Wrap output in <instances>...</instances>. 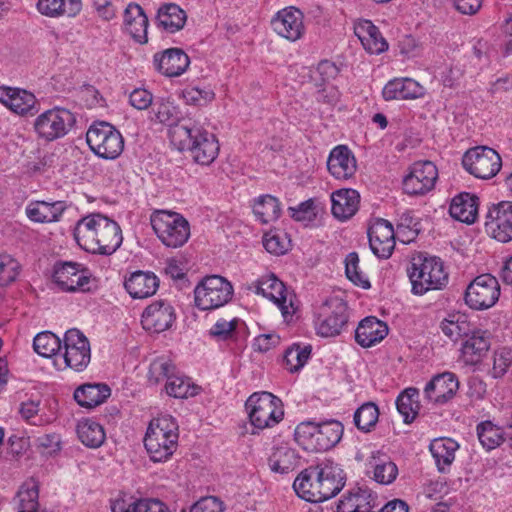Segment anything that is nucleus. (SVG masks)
Wrapping results in <instances>:
<instances>
[{
    "label": "nucleus",
    "instance_id": "nucleus-5",
    "mask_svg": "<svg viewBox=\"0 0 512 512\" xmlns=\"http://www.w3.org/2000/svg\"><path fill=\"white\" fill-rule=\"evenodd\" d=\"M343 432L344 427L337 420L321 423L306 421L297 425L294 438L306 451H327L340 442Z\"/></svg>",
    "mask_w": 512,
    "mask_h": 512
},
{
    "label": "nucleus",
    "instance_id": "nucleus-23",
    "mask_svg": "<svg viewBox=\"0 0 512 512\" xmlns=\"http://www.w3.org/2000/svg\"><path fill=\"white\" fill-rule=\"evenodd\" d=\"M369 245L372 252L379 258L387 259L395 247L393 225L385 219H378L368 230Z\"/></svg>",
    "mask_w": 512,
    "mask_h": 512
},
{
    "label": "nucleus",
    "instance_id": "nucleus-48",
    "mask_svg": "<svg viewBox=\"0 0 512 512\" xmlns=\"http://www.w3.org/2000/svg\"><path fill=\"white\" fill-rule=\"evenodd\" d=\"M253 212L261 223L267 224L279 218L281 213L280 203L277 198L264 195L259 197L254 204Z\"/></svg>",
    "mask_w": 512,
    "mask_h": 512
},
{
    "label": "nucleus",
    "instance_id": "nucleus-38",
    "mask_svg": "<svg viewBox=\"0 0 512 512\" xmlns=\"http://www.w3.org/2000/svg\"><path fill=\"white\" fill-rule=\"evenodd\" d=\"M186 19V12L174 3L164 4L158 9V24L169 33L181 30Z\"/></svg>",
    "mask_w": 512,
    "mask_h": 512
},
{
    "label": "nucleus",
    "instance_id": "nucleus-8",
    "mask_svg": "<svg viewBox=\"0 0 512 512\" xmlns=\"http://www.w3.org/2000/svg\"><path fill=\"white\" fill-rule=\"evenodd\" d=\"M86 142L98 157L114 160L124 150V138L112 124L104 121L93 123L86 132Z\"/></svg>",
    "mask_w": 512,
    "mask_h": 512
},
{
    "label": "nucleus",
    "instance_id": "nucleus-3",
    "mask_svg": "<svg viewBox=\"0 0 512 512\" xmlns=\"http://www.w3.org/2000/svg\"><path fill=\"white\" fill-rule=\"evenodd\" d=\"M169 136L179 150L189 151L197 164L208 166L218 156V140L199 121L189 120L187 123L176 125L169 130Z\"/></svg>",
    "mask_w": 512,
    "mask_h": 512
},
{
    "label": "nucleus",
    "instance_id": "nucleus-64",
    "mask_svg": "<svg viewBox=\"0 0 512 512\" xmlns=\"http://www.w3.org/2000/svg\"><path fill=\"white\" fill-rule=\"evenodd\" d=\"M130 104L138 109L145 110L153 104V95L146 89H134L129 95Z\"/></svg>",
    "mask_w": 512,
    "mask_h": 512
},
{
    "label": "nucleus",
    "instance_id": "nucleus-18",
    "mask_svg": "<svg viewBox=\"0 0 512 512\" xmlns=\"http://www.w3.org/2000/svg\"><path fill=\"white\" fill-rule=\"evenodd\" d=\"M438 179V169L431 161H417L403 179V190L408 195H424L431 191Z\"/></svg>",
    "mask_w": 512,
    "mask_h": 512
},
{
    "label": "nucleus",
    "instance_id": "nucleus-2",
    "mask_svg": "<svg viewBox=\"0 0 512 512\" xmlns=\"http://www.w3.org/2000/svg\"><path fill=\"white\" fill-rule=\"evenodd\" d=\"M344 486L342 470L331 461L304 469L294 480L293 488L302 499L319 503L337 495Z\"/></svg>",
    "mask_w": 512,
    "mask_h": 512
},
{
    "label": "nucleus",
    "instance_id": "nucleus-40",
    "mask_svg": "<svg viewBox=\"0 0 512 512\" xmlns=\"http://www.w3.org/2000/svg\"><path fill=\"white\" fill-rule=\"evenodd\" d=\"M458 447V443L451 438L436 439L431 443L430 451L440 472H446L453 463Z\"/></svg>",
    "mask_w": 512,
    "mask_h": 512
},
{
    "label": "nucleus",
    "instance_id": "nucleus-17",
    "mask_svg": "<svg viewBox=\"0 0 512 512\" xmlns=\"http://www.w3.org/2000/svg\"><path fill=\"white\" fill-rule=\"evenodd\" d=\"M64 353L63 368L83 371L91 360V350L88 339L78 329L66 331L63 339ZM62 369V367H59Z\"/></svg>",
    "mask_w": 512,
    "mask_h": 512
},
{
    "label": "nucleus",
    "instance_id": "nucleus-34",
    "mask_svg": "<svg viewBox=\"0 0 512 512\" xmlns=\"http://www.w3.org/2000/svg\"><path fill=\"white\" fill-rule=\"evenodd\" d=\"M111 394V389L106 384H84L74 391V399L85 408H94L102 404Z\"/></svg>",
    "mask_w": 512,
    "mask_h": 512
},
{
    "label": "nucleus",
    "instance_id": "nucleus-55",
    "mask_svg": "<svg viewBox=\"0 0 512 512\" xmlns=\"http://www.w3.org/2000/svg\"><path fill=\"white\" fill-rule=\"evenodd\" d=\"M21 266L19 262L10 254H0V286H8L14 282Z\"/></svg>",
    "mask_w": 512,
    "mask_h": 512
},
{
    "label": "nucleus",
    "instance_id": "nucleus-22",
    "mask_svg": "<svg viewBox=\"0 0 512 512\" xmlns=\"http://www.w3.org/2000/svg\"><path fill=\"white\" fill-rule=\"evenodd\" d=\"M459 388L457 377L451 372L435 375L424 388V398L433 404L444 405L449 402Z\"/></svg>",
    "mask_w": 512,
    "mask_h": 512
},
{
    "label": "nucleus",
    "instance_id": "nucleus-53",
    "mask_svg": "<svg viewBox=\"0 0 512 512\" xmlns=\"http://www.w3.org/2000/svg\"><path fill=\"white\" fill-rule=\"evenodd\" d=\"M311 354L309 346L300 347L299 345L288 348L284 354L285 368L291 373L299 371L308 361Z\"/></svg>",
    "mask_w": 512,
    "mask_h": 512
},
{
    "label": "nucleus",
    "instance_id": "nucleus-56",
    "mask_svg": "<svg viewBox=\"0 0 512 512\" xmlns=\"http://www.w3.org/2000/svg\"><path fill=\"white\" fill-rule=\"evenodd\" d=\"M176 369V366L170 360L158 358L150 364L148 380L152 384H158L161 381L166 383Z\"/></svg>",
    "mask_w": 512,
    "mask_h": 512
},
{
    "label": "nucleus",
    "instance_id": "nucleus-43",
    "mask_svg": "<svg viewBox=\"0 0 512 512\" xmlns=\"http://www.w3.org/2000/svg\"><path fill=\"white\" fill-rule=\"evenodd\" d=\"M77 434L79 440L89 448L100 447L106 439L103 426L91 419L79 422L77 425Z\"/></svg>",
    "mask_w": 512,
    "mask_h": 512
},
{
    "label": "nucleus",
    "instance_id": "nucleus-15",
    "mask_svg": "<svg viewBox=\"0 0 512 512\" xmlns=\"http://www.w3.org/2000/svg\"><path fill=\"white\" fill-rule=\"evenodd\" d=\"M249 289L275 303L285 319L292 317L296 312L295 296L287 291L284 283L274 274L262 276L253 282Z\"/></svg>",
    "mask_w": 512,
    "mask_h": 512
},
{
    "label": "nucleus",
    "instance_id": "nucleus-28",
    "mask_svg": "<svg viewBox=\"0 0 512 512\" xmlns=\"http://www.w3.org/2000/svg\"><path fill=\"white\" fill-rule=\"evenodd\" d=\"M388 334V326L376 317L363 319L355 331L356 342L364 347H372L382 341Z\"/></svg>",
    "mask_w": 512,
    "mask_h": 512
},
{
    "label": "nucleus",
    "instance_id": "nucleus-31",
    "mask_svg": "<svg viewBox=\"0 0 512 512\" xmlns=\"http://www.w3.org/2000/svg\"><path fill=\"white\" fill-rule=\"evenodd\" d=\"M124 26L138 43L147 42L148 18L142 7L130 3L124 10Z\"/></svg>",
    "mask_w": 512,
    "mask_h": 512
},
{
    "label": "nucleus",
    "instance_id": "nucleus-26",
    "mask_svg": "<svg viewBox=\"0 0 512 512\" xmlns=\"http://www.w3.org/2000/svg\"><path fill=\"white\" fill-rule=\"evenodd\" d=\"M0 102L19 115L36 112V98L33 93L19 88L0 87Z\"/></svg>",
    "mask_w": 512,
    "mask_h": 512
},
{
    "label": "nucleus",
    "instance_id": "nucleus-37",
    "mask_svg": "<svg viewBox=\"0 0 512 512\" xmlns=\"http://www.w3.org/2000/svg\"><path fill=\"white\" fill-rule=\"evenodd\" d=\"M38 11L48 17H75L82 9L81 0H38Z\"/></svg>",
    "mask_w": 512,
    "mask_h": 512
},
{
    "label": "nucleus",
    "instance_id": "nucleus-20",
    "mask_svg": "<svg viewBox=\"0 0 512 512\" xmlns=\"http://www.w3.org/2000/svg\"><path fill=\"white\" fill-rule=\"evenodd\" d=\"M486 231L496 240L506 243L512 240V202L493 205L486 215Z\"/></svg>",
    "mask_w": 512,
    "mask_h": 512
},
{
    "label": "nucleus",
    "instance_id": "nucleus-6",
    "mask_svg": "<svg viewBox=\"0 0 512 512\" xmlns=\"http://www.w3.org/2000/svg\"><path fill=\"white\" fill-rule=\"evenodd\" d=\"M408 275L415 295L442 289L448 283V274L444 271L442 261L437 257L413 258Z\"/></svg>",
    "mask_w": 512,
    "mask_h": 512
},
{
    "label": "nucleus",
    "instance_id": "nucleus-19",
    "mask_svg": "<svg viewBox=\"0 0 512 512\" xmlns=\"http://www.w3.org/2000/svg\"><path fill=\"white\" fill-rule=\"evenodd\" d=\"M271 26L277 35L291 42L305 34L304 15L292 6L279 10L271 19Z\"/></svg>",
    "mask_w": 512,
    "mask_h": 512
},
{
    "label": "nucleus",
    "instance_id": "nucleus-59",
    "mask_svg": "<svg viewBox=\"0 0 512 512\" xmlns=\"http://www.w3.org/2000/svg\"><path fill=\"white\" fill-rule=\"evenodd\" d=\"M263 246L269 253L280 255L288 250L289 241L284 233L269 232L263 237Z\"/></svg>",
    "mask_w": 512,
    "mask_h": 512
},
{
    "label": "nucleus",
    "instance_id": "nucleus-24",
    "mask_svg": "<svg viewBox=\"0 0 512 512\" xmlns=\"http://www.w3.org/2000/svg\"><path fill=\"white\" fill-rule=\"evenodd\" d=\"M155 69L166 77L182 75L190 64L188 55L179 48L166 49L153 57Z\"/></svg>",
    "mask_w": 512,
    "mask_h": 512
},
{
    "label": "nucleus",
    "instance_id": "nucleus-12",
    "mask_svg": "<svg viewBox=\"0 0 512 512\" xmlns=\"http://www.w3.org/2000/svg\"><path fill=\"white\" fill-rule=\"evenodd\" d=\"M75 123L76 117L70 110L54 107L37 116L34 130L39 138L51 142L67 135Z\"/></svg>",
    "mask_w": 512,
    "mask_h": 512
},
{
    "label": "nucleus",
    "instance_id": "nucleus-35",
    "mask_svg": "<svg viewBox=\"0 0 512 512\" xmlns=\"http://www.w3.org/2000/svg\"><path fill=\"white\" fill-rule=\"evenodd\" d=\"M490 347L489 339L480 331L468 335L461 346L464 362L469 365L477 364Z\"/></svg>",
    "mask_w": 512,
    "mask_h": 512
},
{
    "label": "nucleus",
    "instance_id": "nucleus-49",
    "mask_svg": "<svg viewBox=\"0 0 512 512\" xmlns=\"http://www.w3.org/2000/svg\"><path fill=\"white\" fill-rule=\"evenodd\" d=\"M181 98L187 105L203 107L215 99V92L208 85H188L182 90Z\"/></svg>",
    "mask_w": 512,
    "mask_h": 512
},
{
    "label": "nucleus",
    "instance_id": "nucleus-36",
    "mask_svg": "<svg viewBox=\"0 0 512 512\" xmlns=\"http://www.w3.org/2000/svg\"><path fill=\"white\" fill-rule=\"evenodd\" d=\"M368 465L373 469V479L379 484H391L398 475L397 465L383 453H373Z\"/></svg>",
    "mask_w": 512,
    "mask_h": 512
},
{
    "label": "nucleus",
    "instance_id": "nucleus-1",
    "mask_svg": "<svg viewBox=\"0 0 512 512\" xmlns=\"http://www.w3.org/2000/svg\"><path fill=\"white\" fill-rule=\"evenodd\" d=\"M74 238L85 251L107 256L116 252L123 241L119 224L100 213L80 219L74 229Z\"/></svg>",
    "mask_w": 512,
    "mask_h": 512
},
{
    "label": "nucleus",
    "instance_id": "nucleus-41",
    "mask_svg": "<svg viewBox=\"0 0 512 512\" xmlns=\"http://www.w3.org/2000/svg\"><path fill=\"white\" fill-rule=\"evenodd\" d=\"M64 211L63 202L48 203L44 201H38L30 204L26 208V214L28 218L34 222H54L59 219Z\"/></svg>",
    "mask_w": 512,
    "mask_h": 512
},
{
    "label": "nucleus",
    "instance_id": "nucleus-32",
    "mask_svg": "<svg viewBox=\"0 0 512 512\" xmlns=\"http://www.w3.org/2000/svg\"><path fill=\"white\" fill-rule=\"evenodd\" d=\"M478 201V197L473 194L460 193L452 199L449 213L455 220L472 224L478 216Z\"/></svg>",
    "mask_w": 512,
    "mask_h": 512
},
{
    "label": "nucleus",
    "instance_id": "nucleus-50",
    "mask_svg": "<svg viewBox=\"0 0 512 512\" xmlns=\"http://www.w3.org/2000/svg\"><path fill=\"white\" fill-rule=\"evenodd\" d=\"M20 503L18 512H40L37 510L39 489L38 483L34 479L25 481L17 494Z\"/></svg>",
    "mask_w": 512,
    "mask_h": 512
},
{
    "label": "nucleus",
    "instance_id": "nucleus-25",
    "mask_svg": "<svg viewBox=\"0 0 512 512\" xmlns=\"http://www.w3.org/2000/svg\"><path fill=\"white\" fill-rule=\"evenodd\" d=\"M327 168L335 179L348 180L356 172V159L347 146L339 145L330 152Z\"/></svg>",
    "mask_w": 512,
    "mask_h": 512
},
{
    "label": "nucleus",
    "instance_id": "nucleus-14",
    "mask_svg": "<svg viewBox=\"0 0 512 512\" xmlns=\"http://www.w3.org/2000/svg\"><path fill=\"white\" fill-rule=\"evenodd\" d=\"M499 296L500 285L497 278L485 273L470 282L465 290L464 300L471 309L481 311L494 306Z\"/></svg>",
    "mask_w": 512,
    "mask_h": 512
},
{
    "label": "nucleus",
    "instance_id": "nucleus-39",
    "mask_svg": "<svg viewBox=\"0 0 512 512\" xmlns=\"http://www.w3.org/2000/svg\"><path fill=\"white\" fill-rule=\"evenodd\" d=\"M268 465L272 472L281 475L288 474L298 466L296 451L287 446L276 447L268 459Z\"/></svg>",
    "mask_w": 512,
    "mask_h": 512
},
{
    "label": "nucleus",
    "instance_id": "nucleus-11",
    "mask_svg": "<svg viewBox=\"0 0 512 512\" xmlns=\"http://www.w3.org/2000/svg\"><path fill=\"white\" fill-rule=\"evenodd\" d=\"M233 296L229 281L219 275L205 277L194 289L195 305L200 310H213L227 304Z\"/></svg>",
    "mask_w": 512,
    "mask_h": 512
},
{
    "label": "nucleus",
    "instance_id": "nucleus-7",
    "mask_svg": "<svg viewBox=\"0 0 512 512\" xmlns=\"http://www.w3.org/2000/svg\"><path fill=\"white\" fill-rule=\"evenodd\" d=\"M245 408L251 425L259 430L274 427L284 417L281 399L266 391L253 393L247 399Z\"/></svg>",
    "mask_w": 512,
    "mask_h": 512
},
{
    "label": "nucleus",
    "instance_id": "nucleus-51",
    "mask_svg": "<svg viewBox=\"0 0 512 512\" xmlns=\"http://www.w3.org/2000/svg\"><path fill=\"white\" fill-rule=\"evenodd\" d=\"M34 351L42 357H52L61 349V340L52 332L38 333L33 340Z\"/></svg>",
    "mask_w": 512,
    "mask_h": 512
},
{
    "label": "nucleus",
    "instance_id": "nucleus-61",
    "mask_svg": "<svg viewBox=\"0 0 512 512\" xmlns=\"http://www.w3.org/2000/svg\"><path fill=\"white\" fill-rule=\"evenodd\" d=\"M455 316H452L451 319H445L441 323V329L443 333L448 336L452 341H457L462 337H467L469 334L467 333L468 324L466 321H459V318L454 319Z\"/></svg>",
    "mask_w": 512,
    "mask_h": 512
},
{
    "label": "nucleus",
    "instance_id": "nucleus-10",
    "mask_svg": "<svg viewBox=\"0 0 512 512\" xmlns=\"http://www.w3.org/2000/svg\"><path fill=\"white\" fill-rule=\"evenodd\" d=\"M53 280L64 292H90L97 287L91 271L77 262H57L54 265Z\"/></svg>",
    "mask_w": 512,
    "mask_h": 512
},
{
    "label": "nucleus",
    "instance_id": "nucleus-54",
    "mask_svg": "<svg viewBox=\"0 0 512 512\" xmlns=\"http://www.w3.org/2000/svg\"><path fill=\"white\" fill-rule=\"evenodd\" d=\"M345 272L347 278L355 285L364 289L370 288L368 277L359 268V257L356 252H351L345 260Z\"/></svg>",
    "mask_w": 512,
    "mask_h": 512
},
{
    "label": "nucleus",
    "instance_id": "nucleus-60",
    "mask_svg": "<svg viewBox=\"0 0 512 512\" xmlns=\"http://www.w3.org/2000/svg\"><path fill=\"white\" fill-rule=\"evenodd\" d=\"M512 365V349L504 347L494 354L491 374L494 378L502 377Z\"/></svg>",
    "mask_w": 512,
    "mask_h": 512
},
{
    "label": "nucleus",
    "instance_id": "nucleus-21",
    "mask_svg": "<svg viewBox=\"0 0 512 512\" xmlns=\"http://www.w3.org/2000/svg\"><path fill=\"white\" fill-rule=\"evenodd\" d=\"M175 319L174 307L166 300H157L144 309L141 324L150 333H161L169 329Z\"/></svg>",
    "mask_w": 512,
    "mask_h": 512
},
{
    "label": "nucleus",
    "instance_id": "nucleus-63",
    "mask_svg": "<svg viewBox=\"0 0 512 512\" xmlns=\"http://www.w3.org/2000/svg\"><path fill=\"white\" fill-rule=\"evenodd\" d=\"M289 213L296 221H311L315 217L314 202L309 199L297 207H289Z\"/></svg>",
    "mask_w": 512,
    "mask_h": 512
},
{
    "label": "nucleus",
    "instance_id": "nucleus-47",
    "mask_svg": "<svg viewBox=\"0 0 512 512\" xmlns=\"http://www.w3.org/2000/svg\"><path fill=\"white\" fill-rule=\"evenodd\" d=\"M505 432L491 421H483L477 425V435L486 450L500 446L505 440Z\"/></svg>",
    "mask_w": 512,
    "mask_h": 512
},
{
    "label": "nucleus",
    "instance_id": "nucleus-9",
    "mask_svg": "<svg viewBox=\"0 0 512 512\" xmlns=\"http://www.w3.org/2000/svg\"><path fill=\"white\" fill-rule=\"evenodd\" d=\"M150 221L157 237L167 247H181L190 236L188 221L178 213L157 211L151 215Z\"/></svg>",
    "mask_w": 512,
    "mask_h": 512
},
{
    "label": "nucleus",
    "instance_id": "nucleus-27",
    "mask_svg": "<svg viewBox=\"0 0 512 512\" xmlns=\"http://www.w3.org/2000/svg\"><path fill=\"white\" fill-rule=\"evenodd\" d=\"M425 88L412 78H394L383 88L386 101L418 99L425 95Z\"/></svg>",
    "mask_w": 512,
    "mask_h": 512
},
{
    "label": "nucleus",
    "instance_id": "nucleus-57",
    "mask_svg": "<svg viewBox=\"0 0 512 512\" xmlns=\"http://www.w3.org/2000/svg\"><path fill=\"white\" fill-rule=\"evenodd\" d=\"M240 320L234 318L232 320L219 319L209 330V335L218 340L226 341L235 338L236 329Z\"/></svg>",
    "mask_w": 512,
    "mask_h": 512
},
{
    "label": "nucleus",
    "instance_id": "nucleus-62",
    "mask_svg": "<svg viewBox=\"0 0 512 512\" xmlns=\"http://www.w3.org/2000/svg\"><path fill=\"white\" fill-rule=\"evenodd\" d=\"M224 506L220 499L214 496L203 497L192 505L190 512H223Z\"/></svg>",
    "mask_w": 512,
    "mask_h": 512
},
{
    "label": "nucleus",
    "instance_id": "nucleus-4",
    "mask_svg": "<svg viewBox=\"0 0 512 512\" xmlns=\"http://www.w3.org/2000/svg\"><path fill=\"white\" fill-rule=\"evenodd\" d=\"M178 424L170 415L153 419L147 429L144 445L153 462L167 461L178 445Z\"/></svg>",
    "mask_w": 512,
    "mask_h": 512
},
{
    "label": "nucleus",
    "instance_id": "nucleus-46",
    "mask_svg": "<svg viewBox=\"0 0 512 512\" xmlns=\"http://www.w3.org/2000/svg\"><path fill=\"white\" fill-rule=\"evenodd\" d=\"M151 120L160 124L172 126L171 129L178 125L179 111L173 101L165 98H158L152 104Z\"/></svg>",
    "mask_w": 512,
    "mask_h": 512
},
{
    "label": "nucleus",
    "instance_id": "nucleus-30",
    "mask_svg": "<svg viewBox=\"0 0 512 512\" xmlns=\"http://www.w3.org/2000/svg\"><path fill=\"white\" fill-rule=\"evenodd\" d=\"M354 33L370 54H380L388 49V43L370 20H362L354 27Z\"/></svg>",
    "mask_w": 512,
    "mask_h": 512
},
{
    "label": "nucleus",
    "instance_id": "nucleus-29",
    "mask_svg": "<svg viewBox=\"0 0 512 512\" xmlns=\"http://www.w3.org/2000/svg\"><path fill=\"white\" fill-rule=\"evenodd\" d=\"M124 286L131 297L144 299L156 293L159 280L152 272L135 271L125 280Z\"/></svg>",
    "mask_w": 512,
    "mask_h": 512
},
{
    "label": "nucleus",
    "instance_id": "nucleus-13",
    "mask_svg": "<svg viewBox=\"0 0 512 512\" xmlns=\"http://www.w3.org/2000/svg\"><path fill=\"white\" fill-rule=\"evenodd\" d=\"M347 322V304L339 297H330L317 308L315 328L322 337L339 335Z\"/></svg>",
    "mask_w": 512,
    "mask_h": 512
},
{
    "label": "nucleus",
    "instance_id": "nucleus-42",
    "mask_svg": "<svg viewBox=\"0 0 512 512\" xmlns=\"http://www.w3.org/2000/svg\"><path fill=\"white\" fill-rule=\"evenodd\" d=\"M370 508H375L374 498L367 490L358 489L339 501L337 512H368Z\"/></svg>",
    "mask_w": 512,
    "mask_h": 512
},
{
    "label": "nucleus",
    "instance_id": "nucleus-44",
    "mask_svg": "<svg viewBox=\"0 0 512 512\" xmlns=\"http://www.w3.org/2000/svg\"><path fill=\"white\" fill-rule=\"evenodd\" d=\"M396 407L404 422L412 423L420 409L419 390L410 387L402 391L396 399Z\"/></svg>",
    "mask_w": 512,
    "mask_h": 512
},
{
    "label": "nucleus",
    "instance_id": "nucleus-16",
    "mask_svg": "<svg viewBox=\"0 0 512 512\" xmlns=\"http://www.w3.org/2000/svg\"><path fill=\"white\" fill-rule=\"evenodd\" d=\"M463 167L480 179L494 177L502 166L500 155L489 147H475L468 150L462 159Z\"/></svg>",
    "mask_w": 512,
    "mask_h": 512
},
{
    "label": "nucleus",
    "instance_id": "nucleus-58",
    "mask_svg": "<svg viewBox=\"0 0 512 512\" xmlns=\"http://www.w3.org/2000/svg\"><path fill=\"white\" fill-rule=\"evenodd\" d=\"M339 74V68L335 63L329 60L321 61L316 69L312 72L311 78L316 86L322 87L326 83H330Z\"/></svg>",
    "mask_w": 512,
    "mask_h": 512
},
{
    "label": "nucleus",
    "instance_id": "nucleus-33",
    "mask_svg": "<svg viewBox=\"0 0 512 512\" xmlns=\"http://www.w3.org/2000/svg\"><path fill=\"white\" fill-rule=\"evenodd\" d=\"M360 195L354 189H341L331 195L332 214L339 220L352 217L359 208Z\"/></svg>",
    "mask_w": 512,
    "mask_h": 512
},
{
    "label": "nucleus",
    "instance_id": "nucleus-45",
    "mask_svg": "<svg viewBox=\"0 0 512 512\" xmlns=\"http://www.w3.org/2000/svg\"><path fill=\"white\" fill-rule=\"evenodd\" d=\"M166 393L174 398H188L198 394L199 387L177 369L165 383Z\"/></svg>",
    "mask_w": 512,
    "mask_h": 512
},
{
    "label": "nucleus",
    "instance_id": "nucleus-52",
    "mask_svg": "<svg viewBox=\"0 0 512 512\" xmlns=\"http://www.w3.org/2000/svg\"><path fill=\"white\" fill-rule=\"evenodd\" d=\"M379 418L378 406L373 402L362 404L354 413V423L356 427L364 432H369L374 427Z\"/></svg>",
    "mask_w": 512,
    "mask_h": 512
}]
</instances>
